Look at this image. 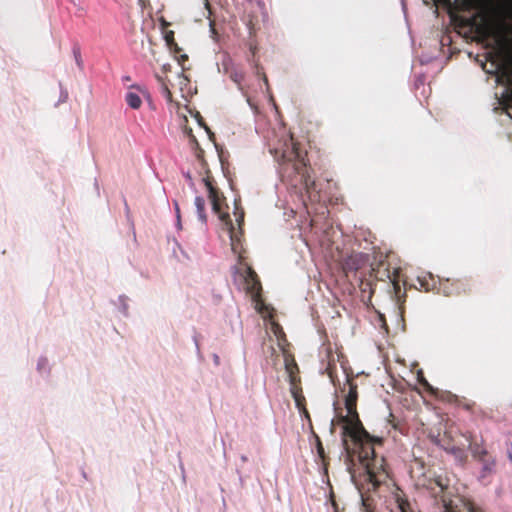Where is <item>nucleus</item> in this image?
Wrapping results in <instances>:
<instances>
[{
	"label": "nucleus",
	"instance_id": "4be33fe9",
	"mask_svg": "<svg viewBox=\"0 0 512 512\" xmlns=\"http://www.w3.org/2000/svg\"><path fill=\"white\" fill-rule=\"evenodd\" d=\"M230 78L233 82L240 86L242 81L244 80V73L242 70L235 69L230 72Z\"/></svg>",
	"mask_w": 512,
	"mask_h": 512
},
{
	"label": "nucleus",
	"instance_id": "6e6552de",
	"mask_svg": "<svg viewBox=\"0 0 512 512\" xmlns=\"http://www.w3.org/2000/svg\"><path fill=\"white\" fill-rule=\"evenodd\" d=\"M242 276L244 278L247 293H249L254 300H257L260 297L262 290L261 282L257 273L251 266L245 264Z\"/></svg>",
	"mask_w": 512,
	"mask_h": 512
},
{
	"label": "nucleus",
	"instance_id": "c756f323",
	"mask_svg": "<svg viewBox=\"0 0 512 512\" xmlns=\"http://www.w3.org/2000/svg\"><path fill=\"white\" fill-rule=\"evenodd\" d=\"M508 457L512 461V443H511V447H510V449L508 451Z\"/></svg>",
	"mask_w": 512,
	"mask_h": 512
},
{
	"label": "nucleus",
	"instance_id": "ddd939ff",
	"mask_svg": "<svg viewBox=\"0 0 512 512\" xmlns=\"http://www.w3.org/2000/svg\"><path fill=\"white\" fill-rule=\"evenodd\" d=\"M446 437V434L444 435V437L440 440V445L442 446V448L447 451L448 453H451L453 455H455L456 457L460 458V459H463L465 458V451L462 447L460 446H457L453 443H450V442H445V438Z\"/></svg>",
	"mask_w": 512,
	"mask_h": 512
},
{
	"label": "nucleus",
	"instance_id": "a878e982",
	"mask_svg": "<svg viewBox=\"0 0 512 512\" xmlns=\"http://www.w3.org/2000/svg\"><path fill=\"white\" fill-rule=\"evenodd\" d=\"M192 141H193V143H194V144L196 145V147H197V152H196V156H197V158H198V159H202V158H203V153H204V151L199 147V144H198V142H197V140H196V138H195L194 136H192Z\"/></svg>",
	"mask_w": 512,
	"mask_h": 512
},
{
	"label": "nucleus",
	"instance_id": "f3484780",
	"mask_svg": "<svg viewBox=\"0 0 512 512\" xmlns=\"http://www.w3.org/2000/svg\"><path fill=\"white\" fill-rule=\"evenodd\" d=\"M195 206H196V210H197V213H198V216H199V219L202 221V222H206V214H205V200L203 197L201 196H197L195 198Z\"/></svg>",
	"mask_w": 512,
	"mask_h": 512
},
{
	"label": "nucleus",
	"instance_id": "423d86ee",
	"mask_svg": "<svg viewBox=\"0 0 512 512\" xmlns=\"http://www.w3.org/2000/svg\"><path fill=\"white\" fill-rule=\"evenodd\" d=\"M370 275L378 281L389 280L392 284L395 296L397 298L400 297V269L391 268L386 256L380 254L374 258V261L371 263Z\"/></svg>",
	"mask_w": 512,
	"mask_h": 512
},
{
	"label": "nucleus",
	"instance_id": "f257e3e1",
	"mask_svg": "<svg viewBox=\"0 0 512 512\" xmlns=\"http://www.w3.org/2000/svg\"><path fill=\"white\" fill-rule=\"evenodd\" d=\"M336 424L342 425L341 438L347 456H357L368 480L374 487H378L387 478L385 459L375 450L376 446L383 444V438L371 435L364 428L359 414H338L336 419L332 420L331 433H334Z\"/></svg>",
	"mask_w": 512,
	"mask_h": 512
},
{
	"label": "nucleus",
	"instance_id": "b1692460",
	"mask_svg": "<svg viewBox=\"0 0 512 512\" xmlns=\"http://www.w3.org/2000/svg\"><path fill=\"white\" fill-rule=\"evenodd\" d=\"M418 283H419L420 287L423 288L425 291H429L431 289V285L425 277L424 278L418 277Z\"/></svg>",
	"mask_w": 512,
	"mask_h": 512
},
{
	"label": "nucleus",
	"instance_id": "393cba45",
	"mask_svg": "<svg viewBox=\"0 0 512 512\" xmlns=\"http://www.w3.org/2000/svg\"><path fill=\"white\" fill-rule=\"evenodd\" d=\"M398 512H412L409 503L406 501H400L398 504Z\"/></svg>",
	"mask_w": 512,
	"mask_h": 512
},
{
	"label": "nucleus",
	"instance_id": "9d476101",
	"mask_svg": "<svg viewBox=\"0 0 512 512\" xmlns=\"http://www.w3.org/2000/svg\"><path fill=\"white\" fill-rule=\"evenodd\" d=\"M345 386H348V393L345 396V408L348 413L358 414V412H357L358 386L351 379H347L344 387Z\"/></svg>",
	"mask_w": 512,
	"mask_h": 512
},
{
	"label": "nucleus",
	"instance_id": "9b49d317",
	"mask_svg": "<svg viewBox=\"0 0 512 512\" xmlns=\"http://www.w3.org/2000/svg\"><path fill=\"white\" fill-rule=\"evenodd\" d=\"M366 262V257L362 253H356L350 255L343 264V269L348 276L349 273H356L359 269H361Z\"/></svg>",
	"mask_w": 512,
	"mask_h": 512
},
{
	"label": "nucleus",
	"instance_id": "f03ea898",
	"mask_svg": "<svg viewBox=\"0 0 512 512\" xmlns=\"http://www.w3.org/2000/svg\"><path fill=\"white\" fill-rule=\"evenodd\" d=\"M270 153L279 163L282 181L294 188L303 189L311 201L318 200L315 180L309 174L306 152L303 153L299 149V144L294 142L292 137L271 148Z\"/></svg>",
	"mask_w": 512,
	"mask_h": 512
},
{
	"label": "nucleus",
	"instance_id": "412c9836",
	"mask_svg": "<svg viewBox=\"0 0 512 512\" xmlns=\"http://www.w3.org/2000/svg\"><path fill=\"white\" fill-rule=\"evenodd\" d=\"M362 507L364 509V512H374L375 505L373 498L369 496H363L362 495Z\"/></svg>",
	"mask_w": 512,
	"mask_h": 512
},
{
	"label": "nucleus",
	"instance_id": "aec40b11",
	"mask_svg": "<svg viewBox=\"0 0 512 512\" xmlns=\"http://www.w3.org/2000/svg\"><path fill=\"white\" fill-rule=\"evenodd\" d=\"M157 79L158 81L161 83V93L163 95V97L168 101V102H172L173 101V96H172V92L170 91L168 85L165 83V80L164 78L160 77V76H157Z\"/></svg>",
	"mask_w": 512,
	"mask_h": 512
},
{
	"label": "nucleus",
	"instance_id": "5701e85b",
	"mask_svg": "<svg viewBox=\"0 0 512 512\" xmlns=\"http://www.w3.org/2000/svg\"><path fill=\"white\" fill-rule=\"evenodd\" d=\"M73 54H74V58H75V61H76L77 65L79 67H81L82 66V57H81L80 48L79 47H74L73 48Z\"/></svg>",
	"mask_w": 512,
	"mask_h": 512
},
{
	"label": "nucleus",
	"instance_id": "7c9ffc66",
	"mask_svg": "<svg viewBox=\"0 0 512 512\" xmlns=\"http://www.w3.org/2000/svg\"><path fill=\"white\" fill-rule=\"evenodd\" d=\"M257 5H258V8H259V9H262V6H263V5H262V2H261L260 0H257Z\"/></svg>",
	"mask_w": 512,
	"mask_h": 512
},
{
	"label": "nucleus",
	"instance_id": "f8f14e48",
	"mask_svg": "<svg viewBox=\"0 0 512 512\" xmlns=\"http://www.w3.org/2000/svg\"><path fill=\"white\" fill-rule=\"evenodd\" d=\"M286 368H287V371L289 372L290 384H291V393H292V395L294 397L296 405L298 407H301L302 403H303V401L305 399H304V396L302 395L301 389H299L297 387V385H296L297 376L294 374L293 369L294 368L297 369V366H296V364H294L293 366L286 365Z\"/></svg>",
	"mask_w": 512,
	"mask_h": 512
},
{
	"label": "nucleus",
	"instance_id": "cd10ccee",
	"mask_svg": "<svg viewBox=\"0 0 512 512\" xmlns=\"http://www.w3.org/2000/svg\"><path fill=\"white\" fill-rule=\"evenodd\" d=\"M390 417L392 418V420H390L391 424H392V427L394 429H398V423L395 422L394 420V416L391 414Z\"/></svg>",
	"mask_w": 512,
	"mask_h": 512
},
{
	"label": "nucleus",
	"instance_id": "7ed1b4c3",
	"mask_svg": "<svg viewBox=\"0 0 512 512\" xmlns=\"http://www.w3.org/2000/svg\"><path fill=\"white\" fill-rule=\"evenodd\" d=\"M425 487L432 497L439 499L443 504L445 512H472L473 507L459 500L460 505L449 498L450 480L444 475H436L429 478Z\"/></svg>",
	"mask_w": 512,
	"mask_h": 512
},
{
	"label": "nucleus",
	"instance_id": "39448f33",
	"mask_svg": "<svg viewBox=\"0 0 512 512\" xmlns=\"http://www.w3.org/2000/svg\"><path fill=\"white\" fill-rule=\"evenodd\" d=\"M463 436L469 443V449L473 459L481 465L479 478L481 480H485L495 474L497 470V461L492 453L487 450L483 437H480L478 440L470 432H467Z\"/></svg>",
	"mask_w": 512,
	"mask_h": 512
},
{
	"label": "nucleus",
	"instance_id": "bb28decb",
	"mask_svg": "<svg viewBox=\"0 0 512 512\" xmlns=\"http://www.w3.org/2000/svg\"><path fill=\"white\" fill-rule=\"evenodd\" d=\"M236 216H237V222H238V225L241 226V224L243 223L244 221V212L241 211L239 214L236 213Z\"/></svg>",
	"mask_w": 512,
	"mask_h": 512
},
{
	"label": "nucleus",
	"instance_id": "6ab92c4d",
	"mask_svg": "<svg viewBox=\"0 0 512 512\" xmlns=\"http://www.w3.org/2000/svg\"><path fill=\"white\" fill-rule=\"evenodd\" d=\"M315 438H316L317 454H318L319 458L321 459V462H322L324 468H326L328 465V457L325 453V450H324V447L322 445L320 438L317 435L315 436Z\"/></svg>",
	"mask_w": 512,
	"mask_h": 512
},
{
	"label": "nucleus",
	"instance_id": "2eb2a0df",
	"mask_svg": "<svg viewBox=\"0 0 512 512\" xmlns=\"http://www.w3.org/2000/svg\"><path fill=\"white\" fill-rule=\"evenodd\" d=\"M125 101L132 109H139L142 105L141 97L137 92L129 91L125 95Z\"/></svg>",
	"mask_w": 512,
	"mask_h": 512
},
{
	"label": "nucleus",
	"instance_id": "1a4fd4ad",
	"mask_svg": "<svg viewBox=\"0 0 512 512\" xmlns=\"http://www.w3.org/2000/svg\"><path fill=\"white\" fill-rule=\"evenodd\" d=\"M495 74L499 84L512 88V59L507 58L499 62Z\"/></svg>",
	"mask_w": 512,
	"mask_h": 512
},
{
	"label": "nucleus",
	"instance_id": "4468645a",
	"mask_svg": "<svg viewBox=\"0 0 512 512\" xmlns=\"http://www.w3.org/2000/svg\"><path fill=\"white\" fill-rule=\"evenodd\" d=\"M245 23L248 27L249 34L254 35L256 31L259 29V20L255 15L254 11L249 12L245 17Z\"/></svg>",
	"mask_w": 512,
	"mask_h": 512
},
{
	"label": "nucleus",
	"instance_id": "dca6fc26",
	"mask_svg": "<svg viewBox=\"0 0 512 512\" xmlns=\"http://www.w3.org/2000/svg\"><path fill=\"white\" fill-rule=\"evenodd\" d=\"M165 41L168 46V48L175 54H178L181 51V48L178 46L177 42L174 38V32L173 31H167L165 33Z\"/></svg>",
	"mask_w": 512,
	"mask_h": 512
},
{
	"label": "nucleus",
	"instance_id": "2f4dec72",
	"mask_svg": "<svg viewBox=\"0 0 512 512\" xmlns=\"http://www.w3.org/2000/svg\"><path fill=\"white\" fill-rule=\"evenodd\" d=\"M170 68V65H163V69L167 71Z\"/></svg>",
	"mask_w": 512,
	"mask_h": 512
},
{
	"label": "nucleus",
	"instance_id": "0eeeda50",
	"mask_svg": "<svg viewBox=\"0 0 512 512\" xmlns=\"http://www.w3.org/2000/svg\"><path fill=\"white\" fill-rule=\"evenodd\" d=\"M440 290L446 296H458L469 293L471 286L466 279H446L440 283Z\"/></svg>",
	"mask_w": 512,
	"mask_h": 512
},
{
	"label": "nucleus",
	"instance_id": "c85d7f7f",
	"mask_svg": "<svg viewBox=\"0 0 512 512\" xmlns=\"http://www.w3.org/2000/svg\"><path fill=\"white\" fill-rule=\"evenodd\" d=\"M188 60V56L186 54L180 55V61L184 62Z\"/></svg>",
	"mask_w": 512,
	"mask_h": 512
},
{
	"label": "nucleus",
	"instance_id": "a211bd4d",
	"mask_svg": "<svg viewBox=\"0 0 512 512\" xmlns=\"http://www.w3.org/2000/svg\"><path fill=\"white\" fill-rule=\"evenodd\" d=\"M417 380H418V383L422 386V388L426 392H428L431 395H434L436 393V390L433 388V386L424 377V374H423L422 371H418V373H417Z\"/></svg>",
	"mask_w": 512,
	"mask_h": 512
},
{
	"label": "nucleus",
	"instance_id": "20e7f679",
	"mask_svg": "<svg viewBox=\"0 0 512 512\" xmlns=\"http://www.w3.org/2000/svg\"><path fill=\"white\" fill-rule=\"evenodd\" d=\"M203 182L208 190V197L211 201L213 211L218 214L221 221L225 222L229 225V233L231 239V247L234 253H240L239 249L241 248L240 237L237 232H235L232 222L230 220L229 214L223 212V204L225 202V198L219 189L214 185V180L210 175V172H206V176L203 178Z\"/></svg>",
	"mask_w": 512,
	"mask_h": 512
}]
</instances>
